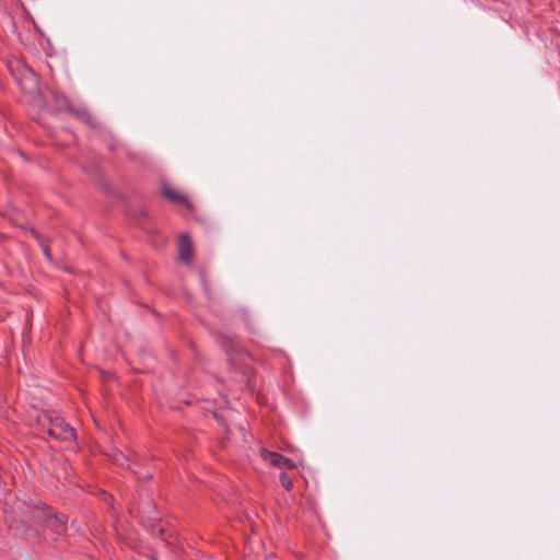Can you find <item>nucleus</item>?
I'll return each instance as SVG.
<instances>
[{
  "instance_id": "f257e3e1",
  "label": "nucleus",
  "mask_w": 560,
  "mask_h": 560,
  "mask_svg": "<svg viewBox=\"0 0 560 560\" xmlns=\"http://www.w3.org/2000/svg\"><path fill=\"white\" fill-rule=\"evenodd\" d=\"M37 420L39 425L52 438L66 442L75 440L74 429L56 411L44 410L38 415Z\"/></svg>"
},
{
  "instance_id": "f03ea898",
  "label": "nucleus",
  "mask_w": 560,
  "mask_h": 560,
  "mask_svg": "<svg viewBox=\"0 0 560 560\" xmlns=\"http://www.w3.org/2000/svg\"><path fill=\"white\" fill-rule=\"evenodd\" d=\"M31 517L35 522L43 523L47 528L57 535L67 532L68 517L65 514H57L45 504L36 505L31 511Z\"/></svg>"
},
{
  "instance_id": "7ed1b4c3",
  "label": "nucleus",
  "mask_w": 560,
  "mask_h": 560,
  "mask_svg": "<svg viewBox=\"0 0 560 560\" xmlns=\"http://www.w3.org/2000/svg\"><path fill=\"white\" fill-rule=\"evenodd\" d=\"M11 71L24 93L34 95L39 91L38 77L31 68L19 63Z\"/></svg>"
},
{
  "instance_id": "20e7f679",
  "label": "nucleus",
  "mask_w": 560,
  "mask_h": 560,
  "mask_svg": "<svg viewBox=\"0 0 560 560\" xmlns=\"http://www.w3.org/2000/svg\"><path fill=\"white\" fill-rule=\"evenodd\" d=\"M260 454L266 462L270 463L275 467H285L288 469H293L296 467V464L294 463L293 459L287 458L278 453L261 450Z\"/></svg>"
},
{
  "instance_id": "39448f33",
  "label": "nucleus",
  "mask_w": 560,
  "mask_h": 560,
  "mask_svg": "<svg viewBox=\"0 0 560 560\" xmlns=\"http://www.w3.org/2000/svg\"><path fill=\"white\" fill-rule=\"evenodd\" d=\"M163 195L170 199L172 202L176 205H185L187 208L191 209V205L186 195L180 192L179 190L172 188L170 186L163 187Z\"/></svg>"
},
{
  "instance_id": "423d86ee",
  "label": "nucleus",
  "mask_w": 560,
  "mask_h": 560,
  "mask_svg": "<svg viewBox=\"0 0 560 560\" xmlns=\"http://www.w3.org/2000/svg\"><path fill=\"white\" fill-rule=\"evenodd\" d=\"M192 255L191 240L187 234H183L178 242V256L180 260L189 262Z\"/></svg>"
},
{
  "instance_id": "0eeeda50",
  "label": "nucleus",
  "mask_w": 560,
  "mask_h": 560,
  "mask_svg": "<svg viewBox=\"0 0 560 560\" xmlns=\"http://www.w3.org/2000/svg\"><path fill=\"white\" fill-rule=\"evenodd\" d=\"M113 460L121 466V467H128V468H131L130 467V464H129V459L128 457H126L120 451L118 450H114L113 451V454L110 455Z\"/></svg>"
},
{
  "instance_id": "6e6552de",
  "label": "nucleus",
  "mask_w": 560,
  "mask_h": 560,
  "mask_svg": "<svg viewBox=\"0 0 560 560\" xmlns=\"http://www.w3.org/2000/svg\"><path fill=\"white\" fill-rule=\"evenodd\" d=\"M280 483L287 489L290 490L293 486V481L291 476L288 472H281L280 476Z\"/></svg>"
},
{
  "instance_id": "1a4fd4ad",
  "label": "nucleus",
  "mask_w": 560,
  "mask_h": 560,
  "mask_svg": "<svg viewBox=\"0 0 560 560\" xmlns=\"http://www.w3.org/2000/svg\"><path fill=\"white\" fill-rule=\"evenodd\" d=\"M44 253H45L46 257L50 258V254H49L48 248H46V247H45V248H44Z\"/></svg>"
}]
</instances>
